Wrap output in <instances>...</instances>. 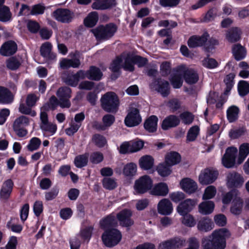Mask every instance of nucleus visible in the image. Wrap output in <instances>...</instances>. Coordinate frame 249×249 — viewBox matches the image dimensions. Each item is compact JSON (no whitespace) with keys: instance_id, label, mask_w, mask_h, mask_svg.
I'll return each instance as SVG.
<instances>
[{"instance_id":"nucleus-1","label":"nucleus","mask_w":249,"mask_h":249,"mask_svg":"<svg viewBox=\"0 0 249 249\" xmlns=\"http://www.w3.org/2000/svg\"><path fill=\"white\" fill-rule=\"evenodd\" d=\"M238 150L234 147L228 148L222 159V163L224 167L232 168L236 164H241L249 155V143H243L239 148V155L236 160Z\"/></svg>"},{"instance_id":"nucleus-2","label":"nucleus","mask_w":249,"mask_h":249,"mask_svg":"<svg viewBox=\"0 0 249 249\" xmlns=\"http://www.w3.org/2000/svg\"><path fill=\"white\" fill-rule=\"evenodd\" d=\"M231 235L230 231L225 228L214 230L209 236L202 239L203 249H224L226 239Z\"/></svg>"},{"instance_id":"nucleus-3","label":"nucleus","mask_w":249,"mask_h":249,"mask_svg":"<svg viewBox=\"0 0 249 249\" xmlns=\"http://www.w3.org/2000/svg\"><path fill=\"white\" fill-rule=\"evenodd\" d=\"M231 200V213L234 214H240L243 206V200L240 197V193L238 190H232L223 196L222 202L224 204H229Z\"/></svg>"},{"instance_id":"nucleus-4","label":"nucleus","mask_w":249,"mask_h":249,"mask_svg":"<svg viewBox=\"0 0 249 249\" xmlns=\"http://www.w3.org/2000/svg\"><path fill=\"white\" fill-rule=\"evenodd\" d=\"M153 185L152 178L148 175H143L135 180L133 185L134 195H142L150 191Z\"/></svg>"},{"instance_id":"nucleus-5","label":"nucleus","mask_w":249,"mask_h":249,"mask_svg":"<svg viewBox=\"0 0 249 249\" xmlns=\"http://www.w3.org/2000/svg\"><path fill=\"white\" fill-rule=\"evenodd\" d=\"M117 30V26L113 23L100 25L91 30L96 38L98 39L107 40L111 38Z\"/></svg>"},{"instance_id":"nucleus-6","label":"nucleus","mask_w":249,"mask_h":249,"mask_svg":"<svg viewBox=\"0 0 249 249\" xmlns=\"http://www.w3.org/2000/svg\"><path fill=\"white\" fill-rule=\"evenodd\" d=\"M103 108L107 112L116 111L119 105V99L113 92H108L103 95L101 98Z\"/></svg>"},{"instance_id":"nucleus-7","label":"nucleus","mask_w":249,"mask_h":249,"mask_svg":"<svg viewBox=\"0 0 249 249\" xmlns=\"http://www.w3.org/2000/svg\"><path fill=\"white\" fill-rule=\"evenodd\" d=\"M122 237L121 232L116 229L106 231L102 236L104 244L107 247L117 245Z\"/></svg>"},{"instance_id":"nucleus-8","label":"nucleus","mask_w":249,"mask_h":249,"mask_svg":"<svg viewBox=\"0 0 249 249\" xmlns=\"http://www.w3.org/2000/svg\"><path fill=\"white\" fill-rule=\"evenodd\" d=\"M40 119L39 126L44 135H53L56 131L57 125L49 122L48 115L45 111H42V109L40 113Z\"/></svg>"},{"instance_id":"nucleus-9","label":"nucleus","mask_w":249,"mask_h":249,"mask_svg":"<svg viewBox=\"0 0 249 249\" xmlns=\"http://www.w3.org/2000/svg\"><path fill=\"white\" fill-rule=\"evenodd\" d=\"M30 124V119L25 116H20L15 119L13 124V128L16 135L19 137L25 136L28 131L24 127Z\"/></svg>"},{"instance_id":"nucleus-10","label":"nucleus","mask_w":249,"mask_h":249,"mask_svg":"<svg viewBox=\"0 0 249 249\" xmlns=\"http://www.w3.org/2000/svg\"><path fill=\"white\" fill-rule=\"evenodd\" d=\"M218 173L213 169L206 168L202 170L199 175V182L202 185L213 183L217 178Z\"/></svg>"},{"instance_id":"nucleus-11","label":"nucleus","mask_w":249,"mask_h":249,"mask_svg":"<svg viewBox=\"0 0 249 249\" xmlns=\"http://www.w3.org/2000/svg\"><path fill=\"white\" fill-rule=\"evenodd\" d=\"M125 63L128 64H125L124 68L126 71H132L134 70V65L137 64L139 67L143 66L147 62L145 58L141 57L138 55H134L132 54L128 53L127 57L125 59Z\"/></svg>"},{"instance_id":"nucleus-12","label":"nucleus","mask_w":249,"mask_h":249,"mask_svg":"<svg viewBox=\"0 0 249 249\" xmlns=\"http://www.w3.org/2000/svg\"><path fill=\"white\" fill-rule=\"evenodd\" d=\"M71 89L68 87H62L57 91V96L59 99L60 106L62 108H69L71 106L69 99L71 97Z\"/></svg>"},{"instance_id":"nucleus-13","label":"nucleus","mask_w":249,"mask_h":249,"mask_svg":"<svg viewBox=\"0 0 249 249\" xmlns=\"http://www.w3.org/2000/svg\"><path fill=\"white\" fill-rule=\"evenodd\" d=\"M244 182L243 177L236 172H230L227 175L226 185L229 188L240 187Z\"/></svg>"},{"instance_id":"nucleus-14","label":"nucleus","mask_w":249,"mask_h":249,"mask_svg":"<svg viewBox=\"0 0 249 249\" xmlns=\"http://www.w3.org/2000/svg\"><path fill=\"white\" fill-rule=\"evenodd\" d=\"M52 15L56 20L63 23L71 22L74 16L73 13L69 10L62 8L55 10L53 13Z\"/></svg>"},{"instance_id":"nucleus-15","label":"nucleus","mask_w":249,"mask_h":249,"mask_svg":"<svg viewBox=\"0 0 249 249\" xmlns=\"http://www.w3.org/2000/svg\"><path fill=\"white\" fill-rule=\"evenodd\" d=\"M197 203L196 199H187L178 204L177 211L180 215H184L192 211Z\"/></svg>"},{"instance_id":"nucleus-16","label":"nucleus","mask_w":249,"mask_h":249,"mask_svg":"<svg viewBox=\"0 0 249 249\" xmlns=\"http://www.w3.org/2000/svg\"><path fill=\"white\" fill-rule=\"evenodd\" d=\"M178 69L180 72L183 73L184 78L187 83L193 84L197 81L198 75L194 70L189 69L184 65L179 66Z\"/></svg>"},{"instance_id":"nucleus-17","label":"nucleus","mask_w":249,"mask_h":249,"mask_svg":"<svg viewBox=\"0 0 249 249\" xmlns=\"http://www.w3.org/2000/svg\"><path fill=\"white\" fill-rule=\"evenodd\" d=\"M132 212L130 210L124 209L120 211L117 214V218L121 225L124 227H129L132 226L134 222L131 219Z\"/></svg>"},{"instance_id":"nucleus-18","label":"nucleus","mask_w":249,"mask_h":249,"mask_svg":"<svg viewBox=\"0 0 249 249\" xmlns=\"http://www.w3.org/2000/svg\"><path fill=\"white\" fill-rule=\"evenodd\" d=\"M142 121L139 111L137 109L134 108L128 113L125 117L124 122L129 127H132L139 124Z\"/></svg>"},{"instance_id":"nucleus-19","label":"nucleus","mask_w":249,"mask_h":249,"mask_svg":"<svg viewBox=\"0 0 249 249\" xmlns=\"http://www.w3.org/2000/svg\"><path fill=\"white\" fill-rule=\"evenodd\" d=\"M13 185V182L11 179H8L3 183L0 190V199L1 201H5L10 197Z\"/></svg>"},{"instance_id":"nucleus-20","label":"nucleus","mask_w":249,"mask_h":249,"mask_svg":"<svg viewBox=\"0 0 249 249\" xmlns=\"http://www.w3.org/2000/svg\"><path fill=\"white\" fill-rule=\"evenodd\" d=\"M157 211L161 215H170L173 211V205L169 199H162L158 204Z\"/></svg>"},{"instance_id":"nucleus-21","label":"nucleus","mask_w":249,"mask_h":249,"mask_svg":"<svg viewBox=\"0 0 249 249\" xmlns=\"http://www.w3.org/2000/svg\"><path fill=\"white\" fill-rule=\"evenodd\" d=\"M127 54L128 53H124L120 56L117 57L111 64L110 69L112 71L117 72H119L121 68H123L126 71L124 66L127 64V63H125V59L127 57ZM127 64H128V63Z\"/></svg>"},{"instance_id":"nucleus-22","label":"nucleus","mask_w":249,"mask_h":249,"mask_svg":"<svg viewBox=\"0 0 249 249\" xmlns=\"http://www.w3.org/2000/svg\"><path fill=\"white\" fill-rule=\"evenodd\" d=\"M169 193L168 185L164 182L155 184L151 189L150 194L156 196H164Z\"/></svg>"},{"instance_id":"nucleus-23","label":"nucleus","mask_w":249,"mask_h":249,"mask_svg":"<svg viewBox=\"0 0 249 249\" xmlns=\"http://www.w3.org/2000/svg\"><path fill=\"white\" fill-rule=\"evenodd\" d=\"M181 188L188 194L195 192L197 189V183L190 178L182 179L180 182Z\"/></svg>"},{"instance_id":"nucleus-24","label":"nucleus","mask_w":249,"mask_h":249,"mask_svg":"<svg viewBox=\"0 0 249 249\" xmlns=\"http://www.w3.org/2000/svg\"><path fill=\"white\" fill-rule=\"evenodd\" d=\"M213 228L214 224L208 217H202L198 221L197 229L199 231L207 232L211 231Z\"/></svg>"},{"instance_id":"nucleus-25","label":"nucleus","mask_w":249,"mask_h":249,"mask_svg":"<svg viewBox=\"0 0 249 249\" xmlns=\"http://www.w3.org/2000/svg\"><path fill=\"white\" fill-rule=\"evenodd\" d=\"M85 71H79L76 74L69 75L64 80L65 83L71 87H76L80 79L85 78Z\"/></svg>"},{"instance_id":"nucleus-26","label":"nucleus","mask_w":249,"mask_h":249,"mask_svg":"<svg viewBox=\"0 0 249 249\" xmlns=\"http://www.w3.org/2000/svg\"><path fill=\"white\" fill-rule=\"evenodd\" d=\"M209 37L207 33H204L201 36H193L188 41V46L191 48L202 46L207 41Z\"/></svg>"},{"instance_id":"nucleus-27","label":"nucleus","mask_w":249,"mask_h":249,"mask_svg":"<svg viewBox=\"0 0 249 249\" xmlns=\"http://www.w3.org/2000/svg\"><path fill=\"white\" fill-rule=\"evenodd\" d=\"M17 44L14 41H9L4 43L0 48V54L3 56H9L16 53Z\"/></svg>"},{"instance_id":"nucleus-28","label":"nucleus","mask_w":249,"mask_h":249,"mask_svg":"<svg viewBox=\"0 0 249 249\" xmlns=\"http://www.w3.org/2000/svg\"><path fill=\"white\" fill-rule=\"evenodd\" d=\"M140 167L143 170H149L153 168L154 165V159L150 155H144L139 160Z\"/></svg>"},{"instance_id":"nucleus-29","label":"nucleus","mask_w":249,"mask_h":249,"mask_svg":"<svg viewBox=\"0 0 249 249\" xmlns=\"http://www.w3.org/2000/svg\"><path fill=\"white\" fill-rule=\"evenodd\" d=\"M179 119L175 115H171L166 117L162 121L161 127L163 130H167L179 124Z\"/></svg>"},{"instance_id":"nucleus-30","label":"nucleus","mask_w":249,"mask_h":249,"mask_svg":"<svg viewBox=\"0 0 249 249\" xmlns=\"http://www.w3.org/2000/svg\"><path fill=\"white\" fill-rule=\"evenodd\" d=\"M85 78L95 81L101 80L103 76V73L100 69L94 66L90 67L89 70L85 71Z\"/></svg>"},{"instance_id":"nucleus-31","label":"nucleus","mask_w":249,"mask_h":249,"mask_svg":"<svg viewBox=\"0 0 249 249\" xmlns=\"http://www.w3.org/2000/svg\"><path fill=\"white\" fill-rule=\"evenodd\" d=\"M214 208V204L212 201L202 202L198 207V212L203 215L211 213L213 211Z\"/></svg>"},{"instance_id":"nucleus-32","label":"nucleus","mask_w":249,"mask_h":249,"mask_svg":"<svg viewBox=\"0 0 249 249\" xmlns=\"http://www.w3.org/2000/svg\"><path fill=\"white\" fill-rule=\"evenodd\" d=\"M116 5L115 0H98L92 4V8L96 10H105Z\"/></svg>"},{"instance_id":"nucleus-33","label":"nucleus","mask_w":249,"mask_h":249,"mask_svg":"<svg viewBox=\"0 0 249 249\" xmlns=\"http://www.w3.org/2000/svg\"><path fill=\"white\" fill-rule=\"evenodd\" d=\"M158 118L153 115L149 117L145 122L144 126L145 129L149 132H154L157 128Z\"/></svg>"},{"instance_id":"nucleus-34","label":"nucleus","mask_w":249,"mask_h":249,"mask_svg":"<svg viewBox=\"0 0 249 249\" xmlns=\"http://www.w3.org/2000/svg\"><path fill=\"white\" fill-rule=\"evenodd\" d=\"M52 45L49 42L43 43L40 47V53L42 56L48 59H53L55 57L54 54L52 53Z\"/></svg>"},{"instance_id":"nucleus-35","label":"nucleus","mask_w":249,"mask_h":249,"mask_svg":"<svg viewBox=\"0 0 249 249\" xmlns=\"http://www.w3.org/2000/svg\"><path fill=\"white\" fill-rule=\"evenodd\" d=\"M13 96L11 92L6 88L0 87V103L8 104L12 102Z\"/></svg>"},{"instance_id":"nucleus-36","label":"nucleus","mask_w":249,"mask_h":249,"mask_svg":"<svg viewBox=\"0 0 249 249\" xmlns=\"http://www.w3.org/2000/svg\"><path fill=\"white\" fill-rule=\"evenodd\" d=\"M180 160V155L176 152L167 153L165 157V162L170 166L178 163Z\"/></svg>"},{"instance_id":"nucleus-37","label":"nucleus","mask_w":249,"mask_h":249,"mask_svg":"<svg viewBox=\"0 0 249 249\" xmlns=\"http://www.w3.org/2000/svg\"><path fill=\"white\" fill-rule=\"evenodd\" d=\"M240 30L238 28H231L227 32L226 38L231 43L236 42L240 38Z\"/></svg>"},{"instance_id":"nucleus-38","label":"nucleus","mask_w":249,"mask_h":249,"mask_svg":"<svg viewBox=\"0 0 249 249\" xmlns=\"http://www.w3.org/2000/svg\"><path fill=\"white\" fill-rule=\"evenodd\" d=\"M157 86L155 89L160 92L162 96H167L169 93V85L167 81H156Z\"/></svg>"},{"instance_id":"nucleus-39","label":"nucleus","mask_w":249,"mask_h":249,"mask_svg":"<svg viewBox=\"0 0 249 249\" xmlns=\"http://www.w3.org/2000/svg\"><path fill=\"white\" fill-rule=\"evenodd\" d=\"M60 67L63 69L70 67L76 68L79 67L80 61L79 58H74L72 59H63L60 62Z\"/></svg>"},{"instance_id":"nucleus-40","label":"nucleus","mask_w":249,"mask_h":249,"mask_svg":"<svg viewBox=\"0 0 249 249\" xmlns=\"http://www.w3.org/2000/svg\"><path fill=\"white\" fill-rule=\"evenodd\" d=\"M156 170L160 176L165 177L172 173L171 166L165 162L160 163L157 167Z\"/></svg>"},{"instance_id":"nucleus-41","label":"nucleus","mask_w":249,"mask_h":249,"mask_svg":"<svg viewBox=\"0 0 249 249\" xmlns=\"http://www.w3.org/2000/svg\"><path fill=\"white\" fill-rule=\"evenodd\" d=\"M137 171V166L136 163L130 162L125 165L123 168V173L126 177H133Z\"/></svg>"},{"instance_id":"nucleus-42","label":"nucleus","mask_w":249,"mask_h":249,"mask_svg":"<svg viewBox=\"0 0 249 249\" xmlns=\"http://www.w3.org/2000/svg\"><path fill=\"white\" fill-rule=\"evenodd\" d=\"M239 112V108L235 106H232L228 108L227 110V119L230 123L236 121L238 117Z\"/></svg>"},{"instance_id":"nucleus-43","label":"nucleus","mask_w":249,"mask_h":249,"mask_svg":"<svg viewBox=\"0 0 249 249\" xmlns=\"http://www.w3.org/2000/svg\"><path fill=\"white\" fill-rule=\"evenodd\" d=\"M98 16L96 12L90 13L84 19V24L86 26L92 27L97 22Z\"/></svg>"},{"instance_id":"nucleus-44","label":"nucleus","mask_w":249,"mask_h":249,"mask_svg":"<svg viewBox=\"0 0 249 249\" xmlns=\"http://www.w3.org/2000/svg\"><path fill=\"white\" fill-rule=\"evenodd\" d=\"M173 249H180L185 247L186 244L184 238L180 236H175L170 238Z\"/></svg>"},{"instance_id":"nucleus-45","label":"nucleus","mask_w":249,"mask_h":249,"mask_svg":"<svg viewBox=\"0 0 249 249\" xmlns=\"http://www.w3.org/2000/svg\"><path fill=\"white\" fill-rule=\"evenodd\" d=\"M117 223L114 216L109 215L100 221V226L103 229L117 225Z\"/></svg>"},{"instance_id":"nucleus-46","label":"nucleus","mask_w":249,"mask_h":249,"mask_svg":"<svg viewBox=\"0 0 249 249\" xmlns=\"http://www.w3.org/2000/svg\"><path fill=\"white\" fill-rule=\"evenodd\" d=\"M232 53L236 60L243 59L246 55L245 49L240 45L236 44L232 47Z\"/></svg>"},{"instance_id":"nucleus-47","label":"nucleus","mask_w":249,"mask_h":249,"mask_svg":"<svg viewBox=\"0 0 249 249\" xmlns=\"http://www.w3.org/2000/svg\"><path fill=\"white\" fill-rule=\"evenodd\" d=\"M199 133V128L197 125L191 127L188 130L187 134V141L193 142L196 140Z\"/></svg>"},{"instance_id":"nucleus-48","label":"nucleus","mask_w":249,"mask_h":249,"mask_svg":"<svg viewBox=\"0 0 249 249\" xmlns=\"http://www.w3.org/2000/svg\"><path fill=\"white\" fill-rule=\"evenodd\" d=\"M11 18V13L9 9L5 6H2L0 8V21L6 22L10 20Z\"/></svg>"},{"instance_id":"nucleus-49","label":"nucleus","mask_w":249,"mask_h":249,"mask_svg":"<svg viewBox=\"0 0 249 249\" xmlns=\"http://www.w3.org/2000/svg\"><path fill=\"white\" fill-rule=\"evenodd\" d=\"M216 193V188L214 186H209L205 189L202 198L204 200L212 199L215 196Z\"/></svg>"},{"instance_id":"nucleus-50","label":"nucleus","mask_w":249,"mask_h":249,"mask_svg":"<svg viewBox=\"0 0 249 249\" xmlns=\"http://www.w3.org/2000/svg\"><path fill=\"white\" fill-rule=\"evenodd\" d=\"M235 75L233 73L228 74L224 79V83L226 86V89L224 92L227 95L230 91L233 86V79Z\"/></svg>"},{"instance_id":"nucleus-51","label":"nucleus","mask_w":249,"mask_h":249,"mask_svg":"<svg viewBox=\"0 0 249 249\" xmlns=\"http://www.w3.org/2000/svg\"><path fill=\"white\" fill-rule=\"evenodd\" d=\"M16 219L12 218L7 223V227L12 231L16 233H20L22 230V226L19 224H16Z\"/></svg>"},{"instance_id":"nucleus-52","label":"nucleus","mask_w":249,"mask_h":249,"mask_svg":"<svg viewBox=\"0 0 249 249\" xmlns=\"http://www.w3.org/2000/svg\"><path fill=\"white\" fill-rule=\"evenodd\" d=\"M41 143V140L37 138H32L27 145V148L30 151H33L38 149Z\"/></svg>"},{"instance_id":"nucleus-53","label":"nucleus","mask_w":249,"mask_h":249,"mask_svg":"<svg viewBox=\"0 0 249 249\" xmlns=\"http://www.w3.org/2000/svg\"><path fill=\"white\" fill-rule=\"evenodd\" d=\"M173 87L175 89L180 88L183 83L181 76L178 72L175 74L170 79Z\"/></svg>"},{"instance_id":"nucleus-54","label":"nucleus","mask_w":249,"mask_h":249,"mask_svg":"<svg viewBox=\"0 0 249 249\" xmlns=\"http://www.w3.org/2000/svg\"><path fill=\"white\" fill-rule=\"evenodd\" d=\"M183 216L181 222L183 225L189 227H193L196 225L195 219L192 215L186 214Z\"/></svg>"},{"instance_id":"nucleus-55","label":"nucleus","mask_w":249,"mask_h":249,"mask_svg":"<svg viewBox=\"0 0 249 249\" xmlns=\"http://www.w3.org/2000/svg\"><path fill=\"white\" fill-rule=\"evenodd\" d=\"M92 230L93 228L91 226H89L81 230L79 234H78L79 236L80 237L81 240H83L84 241L86 240H89L91 237Z\"/></svg>"},{"instance_id":"nucleus-56","label":"nucleus","mask_w":249,"mask_h":249,"mask_svg":"<svg viewBox=\"0 0 249 249\" xmlns=\"http://www.w3.org/2000/svg\"><path fill=\"white\" fill-rule=\"evenodd\" d=\"M239 93L241 96H245L249 92V84L245 81H240L238 86Z\"/></svg>"},{"instance_id":"nucleus-57","label":"nucleus","mask_w":249,"mask_h":249,"mask_svg":"<svg viewBox=\"0 0 249 249\" xmlns=\"http://www.w3.org/2000/svg\"><path fill=\"white\" fill-rule=\"evenodd\" d=\"M58 105L60 106L59 101H58L57 99L54 96L51 97L49 100L48 105H45L43 107L41 108V110L42 109V111H44L48 109H54Z\"/></svg>"},{"instance_id":"nucleus-58","label":"nucleus","mask_w":249,"mask_h":249,"mask_svg":"<svg viewBox=\"0 0 249 249\" xmlns=\"http://www.w3.org/2000/svg\"><path fill=\"white\" fill-rule=\"evenodd\" d=\"M88 155H80L76 157L74 160V163L76 167L81 168L87 165L88 162Z\"/></svg>"},{"instance_id":"nucleus-59","label":"nucleus","mask_w":249,"mask_h":249,"mask_svg":"<svg viewBox=\"0 0 249 249\" xmlns=\"http://www.w3.org/2000/svg\"><path fill=\"white\" fill-rule=\"evenodd\" d=\"M179 117L182 123L185 124H191L194 119V115L189 112H184L181 113Z\"/></svg>"},{"instance_id":"nucleus-60","label":"nucleus","mask_w":249,"mask_h":249,"mask_svg":"<svg viewBox=\"0 0 249 249\" xmlns=\"http://www.w3.org/2000/svg\"><path fill=\"white\" fill-rule=\"evenodd\" d=\"M202 65L208 69H214L218 67V63L213 58L207 57L202 61Z\"/></svg>"},{"instance_id":"nucleus-61","label":"nucleus","mask_w":249,"mask_h":249,"mask_svg":"<svg viewBox=\"0 0 249 249\" xmlns=\"http://www.w3.org/2000/svg\"><path fill=\"white\" fill-rule=\"evenodd\" d=\"M32 107L26 106L24 104H21L19 107V111L20 113L29 115L32 117H35L36 115V112L31 108Z\"/></svg>"},{"instance_id":"nucleus-62","label":"nucleus","mask_w":249,"mask_h":249,"mask_svg":"<svg viewBox=\"0 0 249 249\" xmlns=\"http://www.w3.org/2000/svg\"><path fill=\"white\" fill-rule=\"evenodd\" d=\"M130 153L136 152L142 148L144 145L143 141L138 140L130 142Z\"/></svg>"},{"instance_id":"nucleus-63","label":"nucleus","mask_w":249,"mask_h":249,"mask_svg":"<svg viewBox=\"0 0 249 249\" xmlns=\"http://www.w3.org/2000/svg\"><path fill=\"white\" fill-rule=\"evenodd\" d=\"M103 187L108 190H112L117 186L115 180L110 178H105L103 180Z\"/></svg>"},{"instance_id":"nucleus-64","label":"nucleus","mask_w":249,"mask_h":249,"mask_svg":"<svg viewBox=\"0 0 249 249\" xmlns=\"http://www.w3.org/2000/svg\"><path fill=\"white\" fill-rule=\"evenodd\" d=\"M93 142L98 147H103L107 143L105 138L100 135L95 134L92 137Z\"/></svg>"}]
</instances>
